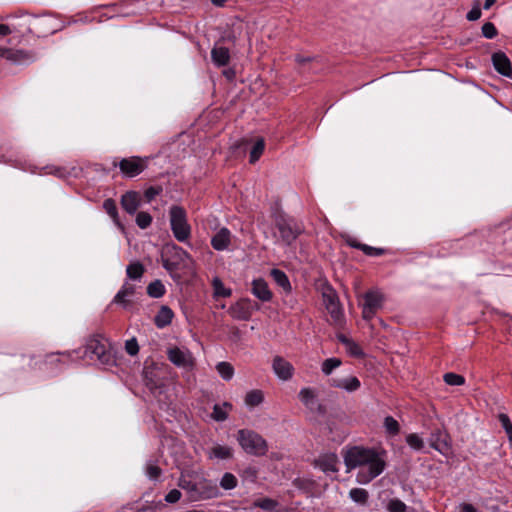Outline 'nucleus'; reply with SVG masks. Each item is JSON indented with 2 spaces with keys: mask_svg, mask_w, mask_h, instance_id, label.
Returning a JSON list of instances; mask_svg holds the SVG:
<instances>
[{
  "mask_svg": "<svg viewBox=\"0 0 512 512\" xmlns=\"http://www.w3.org/2000/svg\"><path fill=\"white\" fill-rule=\"evenodd\" d=\"M496 1L497 0H485L483 8L485 10L490 9L495 4Z\"/></svg>",
  "mask_w": 512,
  "mask_h": 512,
  "instance_id": "63",
  "label": "nucleus"
},
{
  "mask_svg": "<svg viewBox=\"0 0 512 512\" xmlns=\"http://www.w3.org/2000/svg\"><path fill=\"white\" fill-rule=\"evenodd\" d=\"M171 249L174 250L175 252V255L179 258V259H183V258H187L189 257L188 253L183 250L181 247H178L176 245H172L171 246Z\"/></svg>",
  "mask_w": 512,
  "mask_h": 512,
  "instance_id": "55",
  "label": "nucleus"
},
{
  "mask_svg": "<svg viewBox=\"0 0 512 512\" xmlns=\"http://www.w3.org/2000/svg\"><path fill=\"white\" fill-rule=\"evenodd\" d=\"M361 251L366 254L367 256H381L385 253V250L382 248L372 247L367 244L361 247Z\"/></svg>",
  "mask_w": 512,
  "mask_h": 512,
  "instance_id": "49",
  "label": "nucleus"
},
{
  "mask_svg": "<svg viewBox=\"0 0 512 512\" xmlns=\"http://www.w3.org/2000/svg\"><path fill=\"white\" fill-rule=\"evenodd\" d=\"M232 409V405L224 402L222 405L215 404L213 407L212 418L215 421H225L228 417V412Z\"/></svg>",
  "mask_w": 512,
  "mask_h": 512,
  "instance_id": "26",
  "label": "nucleus"
},
{
  "mask_svg": "<svg viewBox=\"0 0 512 512\" xmlns=\"http://www.w3.org/2000/svg\"><path fill=\"white\" fill-rule=\"evenodd\" d=\"M193 490L198 493V499L202 500L216 498L219 495L218 487L206 481L197 483Z\"/></svg>",
  "mask_w": 512,
  "mask_h": 512,
  "instance_id": "19",
  "label": "nucleus"
},
{
  "mask_svg": "<svg viewBox=\"0 0 512 512\" xmlns=\"http://www.w3.org/2000/svg\"><path fill=\"white\" fill-rule=\"evenodd\" d=\"M347 352L355 357H361L364 355L361 347L353 340L346 346Z\"/></svg>",
  "mask_w": 512,
  "mask_h": 512,
  "instance_id": "51",
  "label": "nucleus"
},
{
  "mask_svg": "<svg viewBox=\"0 0 512 512\" xmlns=\"http://www.w3.org/2000/svg\"><path fill=\"white\" fill-rule=\"evenodd\" d=\"M272 369L276 376L283 381L290 380L294 374L293 365L281 356L273 358Z\"/></svg>",
  "mask_w": 512,
  "mask_h": 512,
  "instance_id": "13",
  "label": "nucleus"
},
{
  "mask_svg": "<svg viewBox=\"0 0 512 512\" xmlns=\"http://www.w3.org/2000/svg\"><path fill=\"white\" fill-rule=\"evenodd\" d=\"M385 465V460L380 453L375 450L371 459L365 461V463L359 468L357 482L360 484L369 483L384 471Z\"/></svg>",
  "mask_w": 512,
  "mask_h": 512,
  "instance_id": "3",
  "label": "nucleus"
},
{
  "mask_svg": "<svg viewBox=\"0 0 512 512\" xmlns=\"http://www.w3.org/2000/svg\"><path fill=\"white\" fill-rule=\"evenodd\" d=\"M275 227L279 232L280 240L285 245H291L303 231L295 219L284 215L276 217Z\"/></svg>",
  "mask_w": 512,
  "mask_h": 512,
  "instance_id": "4",
  "label": "nucleus"
},
{
  "mask_svg": "<svg viewBox=\"0 0 512 512\" xmlns=\"http://www.w3.org/2000/svg\"><path fill=\"white\" fill-rule=\"evenodd\" d=\"M178 263L171 261L170 259L163 260V267L168 271H174L177 269Z\"/></svg>",
  "mask_w": 512,
  "mask_h": 512,
  "instance_id": "56",
  "label": "nucleus"
},
{
  "mask_svg": "<svg viewBox=\"0 0 512 512\" xmlns=\"http://www.w3.org/2000/svg\"><path fill=\"white\" fill-rule=\"evenodd\" d=\"M443 380L450 386H461L465 384V378L462 375L449 372L443 375Z\"/></svg>",
  "mask_w": 512,
  "mask_h": 512,
  "instance_id": "36",
  "label": "nucleus"
},
{
  "mask_svg": "<svg viewBox=\"0 0 512 512\" xmlns=\"http://www.w3.org/2000/svg\"><path fill=\"white\" fill-rule=\"evenodd\" d=\"M125 350L131 356L136 355L139 352V345L137 340L135 338L127 340L125 343Z\"/></svg>",
  "mask_w": 512,
  "mask_h": 512,
  "instance_id": "50",
  "label": "nucleus"
},
{
  "mask_svg": "<svg viewBox=\"0 0 512 512\" xmlns=\"http://www.w3.org/2000/svg\"><path fill=\"white\" fill-rule=\"evenodd\" d=\"M122 174L126 177L133 178L144 171L146 168L145 160L140 157L123 158L118 164Z\"/></svg>",
  "mask_w": 512,
  "mask_h": 512,
  "instance_id": "9",
  "label": "nucleus"
},
{
  "mask_svg": "<svg viewBox=\"0 0 512 512\" xmlns=\"http://www.w3.org/2000/svg\"><path fill=\"white\" fill-rule=\"evenodd\" d=\"M384 296L378 290L367 291L363 295V301L360 303L362 308V317L366 321H370L376 313L382 308Z\"/></svg>",
  "mask_w": 512,
  "mask_h": 512,
  "instance_id": "7",
  "label": "nucleus"
},
{
  "mask_svg": "<svg viewBox=\"0 0 512 512\" xmlns=\"http://www.w3.org/2000/svg\"><path fill=\"white\" fill-rule=\"evenodd\" d=\"M339 463L337 454L332 452L322 453L314 460L315 467L326 474L337 473Z\"/></svg>",
  "mask_w": 512,
  "mask_h": 512,
  "instance_id": "10",
  "label": "nucleus"
},
{
  "mask_svg": "<svg viewBox=\"0 0 512 512\" xmlns=\"http://www.w3.org/2000/svg\"><path fill=\"white\" fill-rule=\"evenodd\" d=\"M165 286L160 280L151 282L147 287V293L150 297L160 298L165 294Z\"/></svg>",
  "mask_w": 512,
  "mask_h": 512,
  "instance_id": "33",
  "label": "nucleus"
},
{
  "mask_svg": "<svg viewBox=\"0 0 512 512\" xmlns=\"http://www.w3.org/2000/svg\"><path fill=\"white\" fill-rule=\"evenodd\" d=\"M160 192L161 188L149 187L144 193L147 202H151Z\"/></svg>",
  "mask_w": 512,
  "mask_h": 512,
  "instance_id": "53",
  "label": "nucleus"
},
{
  "mask_svg": "<svg viewBox=\"0 0 512 512\" xmlns=\"http://www.w3.org/2000/svg\"><path fill=\"white\" fill-rule=\"evenodd\" d=\"M299 399L306 408L310 411H314L316 402L318 401L314 389L309 387L302 388L299 392Z\"/></svg>",
  "mask_w": 512,
  "mask_h": 512,
  "instance_id": "24",
  "label": "nucleus"
},
{
  "mask_svg": "<svg viewBox=\"0 0 512 512\" xmlns=\"http://www.w3.org/2000/svg\"><path fill=\"white\" fill-rule=\"evenodd\" d=\"M254 505L266 511H273L278 506V502L271 498H260L254 502Z\"/></svg>",
  "mask_w": 512,
  "mask_h": 512,
  "instance_id": "39",
  "label": "nucleus"
},
{
  "mask_svg": "<svg viewBox=\"0 0 512 512\" xmlns=\"http://www.w3.org/2000/svg\"><path fill=\"white\" fill-rule=\"evenodd\" d=\"M481 9L478 6L472 7V9L467 13L466 18L469 21H476L481 17Z\"/></svg>",
  "mask_w": 512,
  "mask_h": 512,
  "instance_id": "54",
  "label": "nucleus"
},
{
  "mask_svg": "<svg viewBox=\"0 0 512 512\" xmlns=\"http://www.w3.org/2000/svg\"><path fill=\"white\" fill-rule=\"evenodd\" d=\"M107 345L105 339L100 335L90 337L85 345V355L90 359L104 360L106 355Z\"/></svg>",
  "mask_w": 512,
  "mask_h": 512,
  "instance_id": "8",
  "label": "nucleus"
},
{
  "mask_svg": "<svg viewBox=\"0 0 512 512\" xmlns=\"http://www.w3.org/2000/svg\"><path fill=\"white\" fill-rule=\"evenodd\" d=\"M375 450L371 448H365L361 446H353L347 448L343 454L344 463L347 467V471H351L355 468H360L361 465L371 459Z\"/></svg>",
  "mask_w": 512,
  "mask_h": 512,
  "instance_id": "5",
  "label": "nucleus"
},
{
  "mask_svg": "<svg viewBox=\"0 0 512 512\" xmlns=\"http://www.w3.org/2000/svg\"><path fill=\"white\" fill-rule=\"evenodd\" d=\"M386 508L388 512H407L406 504L397 498L391 499Z\"/></svg>",
  "mask_w": 512,
  "mask_h": 512,
  "instance_id": "44",
  "label": "nucleus"
},
{
  "mask_svg": "<svg viewBox=\"0 0 512 512\" xmlns=\"http://www.w3.org/2000/svg\"><path fill=\"white\" fill-rule=\"evenodd\" d=\"M347 244L352 247V248H356V249H359L361 250V247L364 246L365 244H362L360 243L359 241H357L355 238H349L347 240Z\"/></svg>",
  "mask_w": 512,
  "mask_h": 512,
  "instance_id": "58",
  "label": "nucleus"
},
{
  "mask_svg": "<svg viewBox=\"0 0 512 512\" xmlns=\"http://www.w3.org/2000/svg\"><path fill=\"white\" fill-rule=\"evenodd\" d=\"M331 386L344 389L347 392H354L360 388L361 383L357 377L350 376L346 378L332 379Z\"/></svg>",
  "mask_w": 512,
  "mask_h": 512,
  "instance_id": "22",
  "label": "nucleus"
},
{
  "mask_svg": "<svg viewBox=\"0 0 512 512\" xmlns=\"http://www.w3.org/2000/svg\"><path fill=\"white\" fill-rule=\"evenodd\" d=\"M327 312L329 313L333 323L337 326H341L344 323V313L340 301H337L335 304L329 305L326 307Z\"/></svg>",
  "mask_w": 512,
  "mask_h": 512,
  "instance_id": "25",
  "label": "nucleus"
},
{
  "mask_svg": "<svg viewBox=\"0 0 512 512\" xmlns=\"http://www.w3.org/2000/svg\"><path fill=\"white\" fill-rule=\"evenodd\" d=\"M349 495L357 503H365L368 499V492L362 488L351 489Z\"/></svg>",
  "mask_w": 512,
  "mask_h": 512,
  "instance_id": "43",
  "label": "nucleus"
},
{
  "mask_svg": "<svg viewBox=\"0 0 512 512\" xmlns=\"http://www.w3.org/2000/svg\"><path fill=\"white\" fill-rule=\"evenodd\" d=\"M232 457V449L229 446L216 445L209 451V458L229 459Z\"/></svg>",
  "mask_w": 512,
  "mask_h": 512,
  "instance_id": "27",
  "label": "nucleus"
},
{
  "mask_svg": "<svg viewBox=\"0 0 512 512\" xmlns=\"http://www.w3.org/2000/svg\"><path fill=\"white\" fill-rule=\"evenodd\" d=\"M338 340L346 346L352 341L351 339L347 338L345 335L341 334L338 336Z\"/></svg>",
  "mask_w": 512,
  "mask_h": 512,
  "instance_id": "62",
  "label": "nucleus"
},
{
  "mask_svg": "<svg viewBox=\"0 0 512 512\" xmlns=\"http://www.w3.org/2000/svg\"><path fill=\"white\" fill-rule=\"evenodd\" d=\"M459 512H477V510L472 504L462 503L459 506Z\"/></svg>",
  "mask_w": 512,
  "mask_h": 512,
  "instance_id": "57",
  "label": "nucleus"
},
{
  "mask_svg": "<svg viewBox=\"0 0 512 512\" xmlns=\"http://www.w3.org/2000/svg\"><path fill=\"white\" fill-rule=\"evenodd\" d=\"M173 317L174 312L172 309L162 305L154 318V323L157 328L162 329L171 324Z\"/></svg>",
  "mask_w": 512,
  "mask_h": 512,
  "instance_id": "23",
  "label": "nucleus"
},
{
  "mask_svg": "<svg viewBox=\"0 0 512 512\" xmlns=\"http://www.w3.org/2000/svg\"><path fill=\"white\" fill-rule=\"evenodd\" d=\"M136 287L134 284L125 282L117 294L114 296L113 303L120 305L123 308H128L132 303V298L135 295Z\"/></svg>",
  "mask_w": 512,
  "mask_h": 512,
  "instance_id": "15",
  "label": "nucleus"
},
{
  "mask_svg": "<svg viewBox=\"0 0 512 512\" xmlns=\"http://www.w3.org/2000/svg\"><path fill=\"white\" fill-rule=\"evenodd\" d=\"M213 288L215 296L229 297L231 296V289L226 288L222 281L218 278L213 280Z\"/></svg>",
  "mask_w": 512,
  "mask_h": 512,
  "instance_id": "40",
  "label": "nucleus"
},
{
  "mask_svg": "<svg viewBox=\"0 0 512 512\" xmlns=\"http://www.w3.org/2000/svg\"><path fill=\"white\" fill-rule=\"evenodd\" d=\"M227 0H211L212 4L218 7L224 6Z\"/></svg>",
  "mask_w": 512,
  "mask_h": 512,
  "instance_id": "64",
  "label": "nucleus"
},
{
  "mask_svg": "<svg viewBox=\"0 0 512 512\" xmlns=\"http://www.w3.org/2000/svg\"><path fill=\"white\" fill-rule=\"evenodd\" d=\"M168 360L176 367L192 371L195 367V358L191 351L185 347L173 346L167 349Z\"/></svg>",
  "mask_w": 512,
  "mask_h": 512,
  "instance_id": "6",
  "label": "nucleus"
},
{
  "mask_svg": "<svg viewBox=\"0 0 512 512\" xmlns=\"http://www.w3.org/2000/svg\"><path fill=\"white\" fill-rule=\"evenodd\" d=\"M145 471L146 475L152 480L157 479L161 475L160 467L152 461L146 463Z\"/></svg>",
  "mask_w": 512,
  "mask_h": 512,
  "instance_id": "46",
  "label": "nucleus"
},
{
  "mask_svg": "<svg viewBox=\"0 0 512 512\" xmlns=\"http://www.w3.org/2000/svg\"><path fill=\"white\" fill-rule=\"evenodd\" d=\"M220 485L225 490L234 489L237 486V478L232 473H225L220 481Z\"/></svg>",
  "mask_w": 512,
  "mask_h": 512,
  "instance_id": "41",
  "label": "nucleus"
},
{
  "mask_svg": "<svg viewBox=\"0 0 512 512\" xmlns=\"http://www.w3.org/2000/svg\"><path fill=\"white\" fill-rule=\"evenodd\" d=\"M265 149V141L263 138H258L250 150L249 162L251 164L256 163Z\"/></svg>",
  "mask_w": 512,
  "mask_h": 512,
  "instance_id": "30",
  "label": "nucleus"
},
{
  "mask_svg": "<svg viewBox=\"0 0 512 512\" xmlns=\"http://www.w3.org/2000/svg\"><path fill=\"white\" fill-rule=\"evenodd\" d=\"M152 223V216L148 212L141 211L136 216V224L141 229H146Z\"/></svg>",
  "mask_w": 512,
  "mask_h": 512,
  "instance_id": "45",
  "label": "nucleus"
},
{
  "mask_svg": "<svg viewBox=\"0 0 512 512\" xmlns=\"http://www.w3.org/2000/svg\"><path fill=\"white\" fill-rule=\"evenodd\" d=\"M482 35L487 39H493L497 35V29L491 22H486L482 26Z\"/></svg>",
  "mask_w": 512,
  "mask_h": 512,
  "instance_id": "48",
  "label": "nucleus"
},
{
  "mask_svg": "<svg viewBox=\"0 0 512 512\" xmlns=\"http://www.w3.org/2000/svg\"><path fill=\"white\" fill-rule=\"evenodd\" d=\"M313 412L317 413L318 415H324L326 413V408L319 401H317Z\"/></svg>",
  "mask_w": 512,
  "mask_h": 512,
  "instance_id": "59",
  "label": "nucleus"
},
{
  "mask_svg": "<svg viewBox=\"0 0 512 512\" xmlns=\"http://www.w3.org/2000/svg\"><path fill=\"white\" fill-rule=\"evenodd\" d=\"M491 60L493 67L499 74L508 78H512V64L504 52L498 51L493 53Z\"/></svg>",
  "mask_w": 512,
  "mask_h": 512,
  "instance_id": "14",
  "label": "nucleus"
},
{
  "mask_svg": "<svg viewBox=\"0 0 512 512\" xmlns=\"http://www.w3.org/2000/svg\"><path fill=\"white\" fill-rule=\"evenodd\" d=\"M121 206L129 214H134L140 206L139 194L135 191H129L122 195Z\"/></svg>",
  "mask_w": 512,
  "mask_h": 512,
  "instance_id": "20",
  "label": "nucleus"
},
{
  "mask_svg": "<svg viewBox=\"0 0 512 512\" xmlns=\"http://www.w3.org/2000/svg\"><path fill=\"white\" fill-rule=\"evenodd\" d=\"M0 57L14 64H26L33 62L35 59V56L29 51L11 48H0Z\"/></svg>",
  "mask_w": 512,
  "mask_h": 512,
  "instance_id": "11",
  "label": "nucleus"
},
{
  "mask_svg": "<svg viewBox=\"0 0 512 512\" xmlns=\"http://www.w3.org/2000/svg\"><path fill=\"white\" fill-rule=\"evenodd\" d=\"M341 363L342 362L339 358H328L322 363L321 370L325 375H330L334 369L341 365Z\"/></svg>",
  "mask_w": 512,
  "mask_h": 512,
  "instance_id": "37",
  "label": "nucleus"
},
{
  "mask_svg": "<svg viewBox=\"0 0 512 512\" xmlns=\"http://www.w3.org/2000/svg\"><path fill=\"white\" fill-rule=\"evenodd\" d=\"M250 304V299L242 298L229 308V314L236 320H248L252 315Z\"/></svg>",
  "mask_w": 512,
  "mask_h": 512,
  "instance_id": "16",
  "label": "nucleus"
},
{
  "mask_svg": "<svg viewBox=\"0 0 512 512\" xmlns=\"http://www.w3.org/2000/svg\"><path fill=\"white\" fill-rule=\"evenodd\" d=\"M11 33L8 25L0 24V35L5 36Z\"/></svg>",
  "mask_w": 512,
  "mask_h": 512,
  "instance_id": "61",
  "label": "nucleus"
},
{
  "mask_svg": "<svg viewBox=\"0 0 512 512\" xmlns=\"http://www.w3.org/2000/svg\"><path fill=\"white\" fill-rule=\"evenodd\" d=\"M430 446L442 455H448L451 451V442L445 431L437 429L431 433Z\"/></svg>",
  "mask_w": 512,
  "mask_h": 512,
  "instance_id": "12",
  "label": "nucleus"
},
{
  "mask_svg": "<svg viewBox=\"0 0 512 512\" xmlns=\"http://www.w3.org/2000/svg\"><path fill=\"white\" fill-rule=\"evenodd\" d=\"M211 59L217 67L226 66L230 62V51L227 47L215 45L211 50Z\"/></svg>",
  "mask_w": 512,
  "mask_h": 512,
  "instance_id": "21",
  "label": "nucleus"
},
{
  "mask_svg": "<svg viewBox=\"0 0 512 512\" xmlns=\"http://www.w3.org/2000/svg\"><path fill=\"white\" fill-rule=\"evenodd\" d=\"M127 276L132 280H138L144 273V267L140 262H134L127 266Z\"/></svg>",
  "mask_w": 512,
  "mask_h": 512,
  "instance_id": "34",
  "label": "nucleus"
},
{
  "mask_svg": "<svg viewBox=\"0 0 512 512\" xmlns=\"http://www.w3.org/2000/svg\"><path fill=\"white\" fill-rule=\"evenodd\" d=\"M231 238L232 234L230 230L226 227H223L218 230L216 234L211 238V246L216 251H224L230 246Z\"/></svg>",
  "mask_w": 512,
  "mask_h": 512,
  "instance_id": "17",
  "label": "nucleus"
},
{
  "mask_svg": "<svg viewBox=\"0 0 512 512\" xmlns=\"http://www.w3.org/2000/svg\"><path fill=\"white\" fill-rule=\"evenodd\" d=\"M271 277L276 282L277 285H279L281 288H283L285 291L291 290V284L287 277V275L279 270V269H272L270 272Z\"/></svg>",
  "mask_w": 512,
  "mask_h": 512,
  "instance_id": "28",
  "label": "nucleus"
},
{
  "mask_svg": "<svg viewBox=\"0 0 512 512\" xmlns=\"http://www.w3.org/2000/svg\"><path fill=\"white\" fill-rule=\"evenodd\" d=\"M103 208L104 210L106 211V213L112 218V220L114 221V223L121 229H123V226L122 224L120 223L119 221V217H118V211H117V206H116V203L113 199L109 198V199H106L104 202H103Z\"/></svg>",
  "mask_w": 512,
  "mask_h": 512,
  "instance_id": "29",
  "label": "nucleus"
},
{
  "mask_svg": "<svg viewBox=\"0 0 512 512\" xmlns=\"http://www.w3.org/2000/svg\"><path fill=\"white\" fill-rule=\"evenodd\" d=\"M171 231L179 242H187L191 236V226L182 206L172 205L169 210Z\"/></svg>",
  "mask_w": 512,
  "mask_h": 512,
  "instance_id": "1",
  "label": "nucleus"
},
{
  "mask_svg": "<svg viewBox=\"0 0 512 512\" xmlns=\"http://www.w3.org/2000/svg\"><path fill=\"white\" fill-rule=\"evenodd\" d=\"M499 422L501 423V426L505 430L508 438L510 441H512V423L508 417V415L501 413L498 416Z\"/></svg>",
  "mask_w": 512,
  "mask_h": 512,
  "instance_id": "47",
  "label": "nucleus"
},
{
  "mask_svg": "<svg viewBox=\"0 0 512 512\" xmlns=\"http://www.w3.org/2000/svg\"><path fill=\"white\" fill-rule=\"evenodd\" d=\"M237 440L242 449L254 456H263L268 451L266 440L258 433L248 429L238 431Z\"/></svg>",
  "mask_w": 512,
  "mask_h": 512,
  "instance_id": "2",
  "label": "nucleus"
},
{
  "mask_svg": "<svg viewBox=\"0 0 512 512\" xmlns=\"http://www.w3.org/2000/svg\"><path fill=\"white\" fill-rule=\"evenodd\" d=\"M312 60L311 57H304V56H301V55H297L296 58H295V61L300 64V65H304L305 63L307 62H310Z\"/></svg>",
  "mask_w": 512,
  "mask_h": 512,
  "instance_id": "60",
  "label": "nucleus"
},
{
  "mask_svg": "<svg viewBox=\"0 0 512 512\" xmlns=\"http://www.w3.org/2000/svg\"><path fill=\"white\" fill-rule=\"evenodd\" d=\"M251 292L256 298L263 302L270 301L273 296L267 282L262 278L254 279L252 281Z\"/></svg>",
  "mask_w": 512,
  "mask_h": 512,
  "instance_id": "18",
  "label": "nucleus"
},
{
  "mask_svg": "<svg viewBox=\"0 0 512 512\" xmlns=\"http://www.w3.org/2000/svg\"><path fill=\"white\" fill-rule=\"evenodd\" d=\"M264 400V395L261 390H251L245 396V404L250 407L260 405Z\"/></svg>",
  "mask_w": 512,
  "mask_h": 512,
  "instance_id": "32",
  "label": "nucleus"
},
{
  "mask_svg": "<svg viewBox=\"0 0 512 512\" xmlns=\"http://www.w3.org/2000/svg\"><path fill=\"white\" fill-rule=\"evenodd\" d=\"M216 370L220 377L225 381L231 380L234 376V367L229 362H219L216 365Z\"/></svg>",
  "mask_w": 512,
  "mask_h": 512,
  "instance_id": "31",
  "label": "nucleus"
},
{
  "mask_svg": "<svg viewBox=\"0 0 512 512\" xmlns=\"http://www.w3.org/2000/svg\"><path fill=\"white\" fill-rule=\"evenodd\" d=\"M180 498H181V492L177 489H172L165 496V500L168 503H176L177 501L180 500Z\"/></svg>",
  "mask_w": 512,
  "mask_h": 512,
  "instance_id": "52",
  "label": "nucleus"
},
{
  "mask_svg": "<svg viewBox=\"0 0 512 512\" xmlns=\"http://www.w3.org/2000/svg\"><path fill=\"white\" fill-rule=\"evenodd\" d=\"M384 428L390 436H396L400 432V425L398 421L392 416H387L384 419Z\"/></svg>",
  "mask_w": 512,
  "mask_h": 512,
  "instance_id": "35",
  "label": "nucleus"
},
{
  "mask_svg": "<svg viewBox=\"0 0 512 512\" xmlns=\"http://www.w3.org/2000/svg\"><path fill=\"white\" fill-rule=\"evenodd\" d=\"M322 297H323V302H324V305H325V308L329 305H332V304H335L337 301H339V298L337 296V293L335 292L334 289H332L331 287H327L323 293H322Z\"/></svg>",
  "mask_w": 512,
  "mask_h": 512,
  "instance_id": "42",
  "label": "nucleus"
},
{
  "mask_svg": "<svg viewBox=\"0 0 512 512\" xmlns=\"http://www.w3.org/2000/svg\"><path fill=\"white\" fill-rule=\"evenodd\" d=\"M407 444L414 450H422L424 447L423 439L416 433H411L406 436Z\"/></svg>",
  "mask_w": 512,
  "mask_h": 512,
  "instance_id": "38",
  "label": "nucleus"
}]
</instances>
